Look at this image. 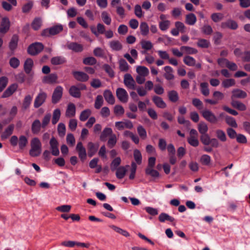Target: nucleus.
<instances>
[{"mask_svg": "<svg viewBox=\"0 0 250 250\" xmlns=\"http://www.w3.org/2000/svg\"><path fill=\"white\" fill-rule=\"evenodd\" d=\"M31 149L29 154L32 157H37L40 155L42 151V144L37 138H33L31 142Z\"/></svg>", "mask_w": 250, "mask_h": 250, "instance_id": "f257e3e1", "label": "nucleus"}, {"mask_svg": "<svg viewBox=\"0 0 250 250\" xmlns=\"http://www.w3.org/2000/svg\"><path fill=\"white\" fill-rule=\"evenodd\" d=\"M200 140L205 146L210 145L211 146L217 148L219 146L218 140L216 138H210L209 135L207 134L201 135Z\"/></svg>", "mask_w": 250, "mask_h": 250, "instance_id": "f03ea898", "label": "nucleus"}, {"mask_svg": "<svg viewBox=\"0 0 250 250\" xmlns=\"http://www.w3.org/2000/svg\"><path fill=\"white\" fill-rule=\"evenodd\" d=\"M63 26L61 24L54 25L49 28L44 29L42 33V36L49 37L57 35L62 32Z\"/></svg>", "mask_w": 250, "mask_h": 250, "instance_id": "7ed1b4c3", "label": "nucleus"}, {"mask_svg": "<svg viewBox=\"0 0 250 250\" xmlns=\"http://www.w3.org/2000/svg\"><path fill=\"white\" fill-rule=\"evenodd\" d=\"M203 117L211 124H215L218 122V118L210 110L204 109L200 111Z\"/></svg>", "mask_w": 250, "mask_h": 250, "instance_id": "20e7f679", "label": "nucleus"}, {"mask_svg": "<svg viewBox=\"0 0 250 250\" xmlns=\"http://www.w3.org/2000/svg\"><path fill=\"white\" fill-rule=\"evenodd\" d=\"M44 46L42 43L36 42L30 44L28 48V53L33 56L39 54L43 49Z\"/></svg>", "mask_w": 250, "mask_h": 250, "instance_id": "39448f33", "label": "nucleus"}, {"mask_svg": "<svg viewBox=\"0 0 250 250\" xmlns=\"http://www.w3.org/2000/svg\"><path fill=\"white\" fill-rule=\"evenodd\" d=\"M63 88L61 86H57L55 89L52 96L53 104H57L61 100L62 96Z\"/></svg>", "mask_w": 250, "mask_h": 250, "instance_id": "423d86ee", "label": "nucleus"}, {"mask_svg": "<svg viewBox=\"0 0 250 250\" xmlns=\"http://www.w3.org/2000/svg\"><path fill=\"white\" fill-rule=\"evenodd\" d=\"M51 153L54 156H58L60 152L59 150V143L57 139L52 137L49 142Z\"/></svg>", "mask_w": 250, "mask_h": 250, "instance_id": "0eeeda50", "label": "nucleus"}, {"mask_svg": "<svg viewBox=\"0 0 250 250\" xmlns=\"http://www.w3.org/2000/svg\"><path fill=\"white\" fill-rule=\"evenodd\" d=\"M116 96L119 100L124 103L128 101V94L126 90L122 88H118L116 90Z\"/></svg>", "mask_w": 250, "mask_h": 250, "instance_id": "6e6552de", "label": "nucleus"}, {"mask_svg": "<svg viewBox=\"0 0 250 250\" xmlns=\"http://www.w3.org/2000/svg\"><path fill=\"white\" fill-rule=\"evenodd\" d=\"M47 97V94L44 92H40L36 97L34 106L35 108H38L41 106L45 101Z\"/></svg>", "mask_w": 250, "mask_h": 250, "instance_id": "1a4fd4ad", "label": "nucleus"}, {"mask_svg": "<svg viewBox=\"0 0 250 250\" xmlns=\"http://www.w3.org/2000/svg\"><path fill=\"white\" fill-rule=\"evenodd\" d=\"M221 27L223 29L229 28L235 30L238 28V25L237 22L231 19H229L226 21L222 22L221 24Z\"/></svg>", "mask_w": 250, "mask_h": 250, "instance_id": "9d476101", "label": "nucleus"}, {"mask_svg": "<svg viewBox=\"0 0 250 250\" xmlns=\"http://www.w3.org/2000/svg\"><path fill=\"white\" fill-rule=\"evenodd\" d=\"M10 22L7 17L2 18L0 23V33L5 34L9 29Z\"/></svg>", "mask_w": 250, "mask_h": 250, "instance_id": "9b49d317", "label": "nucleus"}, {"mask_svg": "<svg viewBox=\"0 0 250 250\" xmlns=\"http://www.w3.org/2000/svg\"><path fill=\"white\" fill-rule=\"evenodd\" d=\"M124 82L127 88L131 89H135V82L130 74H126L125 75Z\"/></svg>", "mask_w": 250, "mask_h": 250, "instance_id": "f8f14e48", "label": "nucleus"}, {"mask_svg": "<svg viewBox=\"0 0 250 250\" xmlns=\"http://www.w3.org/2000/svg\"><path fill=\"white\" fill-rule=\"evenodd\" d=\"M115 126L119 130H122L125 128L131 129L133 127L132 122L129 120L125 122H116L115 124Z\"/></svg>", "mask_w": 250, "mask_h": 250, "instance_id": "ddd939ff", "label": "nucleus"}, {"mask_svg": "<svg viewBox=\"0 0 250 250\" xmlns=\"http://www.w3.org/2000/svg\"><path fill=\"white\" fill-rule=\"evenodd\" d=\"M68 49L75 52H81L83 49V45L76 42H68L66 44Z\"/></svg>", "mask_w": 250, "mask_h": 250, "instance_id": "4468645a", "label": "nucleus"}, {"mask_svg": "<svg viewBox=\"0 0 250 250\" xmlns=\"http://www.w3.org/2000/svg\"><path fill=\"white\" fill-rule=\"evenodd\" d=\"M76 150L78 152L79 157L82 161L86 159V152L85 148L83 146L81 142H78L76 146Z\"/></svg>", "mask_w": 250, "mask_h": 250, "instance_id": "2eb2a0df", "label": "nucleus"}, {"mask_svg": "<svg viewBox=\"0 0 250 250\" xmlns=\"http://www.w3.org/2000/svg\"><path fill=\"white\" fill-rule=\"evenodd\" d=\"M72 74L75 79L78 81L83 82L89 79L88 76L83 72L73 71Z\"/></svg>", "mask_w": 250, "mask_h": 250, "instance_id": "dca6fc26", "label": "nucleus"}, {"mask_svg": "<svg viewBox=\"0 0 250 250\" xmlns=\"http://www.w3.org/2000/svg\"><path fill=\"white\" fill-rule=\"evenodd\" d=\"M76 106L73 103H69L67 106L65 111V116L67 118H72L75 116Z\"/></svg>", "mask_w": 250, "mask_h": 250, "instance_id": "f3484780", "label": "nucleus"}, {"mask_svg": "<svg viewBox=\"0 0 250 250\" xmlns=\"http://www.w3.org/2000/svg\"><path fill=\"white\" fill-rule=\"evenodd\" d=\"M152 100L156 106L158 108H165L167 107L166 103L164 101L161 97L157 96H154L152 97Z\"/></svg>", "mask_w": 250, "mask_h": 250, "instance_id": "a211bd4d", "label": "nucleus"}, {"mask_svg": "<svg viewBox=\"0 0 250 250\" xmlns=\"http://www.w3.org/2000/svg\"><path fill=\"white\" fill-rule=\"evenodd\" d=\"M18 86L16 84H13L9 86L3 93L1 98H5L10 96L16 90Z\"/></svg>", "mask_w": 250, "mask_h": 250, "instance_id": "6ab92c4d", "label": "nucleus"}, {"mask_svg": "<svg viewBox=\"0 0 250 250\" xmlns=\"http://www.w3.org/2000/svg\"><path fill=\"white\" fill-rule=\"evenodd\" d=\"M42 127V124L39 120H35L32 124L31 125V131L34 134H38Z\"/></svg>", "mask_w": 250, "mask_h": 250, "instance_id": "aec40b11", "label": "nucleus"}, {"mask_svg": "<svg viewBox=\"0 0 250 250\" xmlns=\"http://www.w3.org/2000/svg\"><path fill=\"white\" fill-rule=\"evenodd\" d=\"M14 125L11 124L5 129L4 131L1 134L2 139L8 138L12 133L14 129Z\"/></svg>", "mask_w": 250, "mask_h": 250, "instance_id": "412c9836", "label": "nucleus"}, {"mask_svg": "<svg viewBox=\"0 0 250 250\" xmlns=\"http://www.w3.org/2000/svg\"><path fill=\"white\" fill-rule=\"evenodd\" d=\"M87 147L88 156L91 157L97 152L99 147V145L94 144L92 142H89L88 143Z\"/></svg>", "mask_w": 250, "mask_h": 250, "instance_id": "4be33fe9", "label": "nucleus"}, {"mask_svg": "<svg viewBox=\"0 0 250 250\" xmlns=\"http://www.w3.org/2000/svg\"><path fill=\"white\" fill-rule=\"evenodd\" d=\"M104 97L105 101L110 104H113L115 103V98L112 92L108 90H106L104 93Z\"/></svg>", "mask_w": 250, "mask_h": 250, "instance_id": "5701e85b", "label": "nucleus"}, {"mask_svg": "<svg viewBox=\"0 0 250 250\" xmlns=\"http://www.w3.org/2000/svg\"><path fill=\"white\" fill-rule=\"evenodd\" d=\"M197 21V18L193 13H189L186 16V23L189 25H194Z\"/></svg>", "mask_w": 250, "mask_h": 250, "instance_id": "b1692460", "label": "nucleus"}, {"mask_svg": "<svg viewBox=\"0 0 250 250\" xmlns=\"http://www.w3.org/2000/svg\"><path fill=\"white\" fill-rule=\"evenodd\" d=\"M113 131L111 128L105 127L100 135V139L102 141H105L107 136L110 137L113 135Z\"/></svg>", "mask_w": 250, "mask_h": 250, "instance_id": "393cba45", "label": "nucleus"}, {"mask_svg": "<svg viewBox=\"0 0 250 250\" xmlns=\"http://www.w3.org/2000/svg\"><path fill=\"white\" fill-rule=\"evenodd\" d=\"M145 173L146 175L151 176L154 179L158 178L160 176L159 172L154 169L153 168H146L145 169Z\"/></svg>", "mask_w": 250, "mask_h": 250, "instance_id": "a878e982", "label": "nucleus"}, {"mask_svg": "<svg viewBox=\"0 0 250 250\" xmlns=\"http://www.w3.org/2000/svg\"><path fill=\"white\" fill-rule=\"evenodd\" d=\"M18 41V36L16 35H14L9 44V47L11 51H14L16 49L17 47Z\"/></svg>", "mask_w": 250, "mask_h": 250, "instance_id": "bb28decb", "label": "nucleus"}, {"mask_svg": "<svg viewBox=\"0 0 250 250\" xmlns=\"http://www.w3.org/2000/svg\"><path fill=\"white\" fill-rule=\"evenodd\" d=\"M69 94L74 98H80L81 94V92L79 91V89L77 86L73 85L71 86L69 90Z\"/></svg>", "mask_w": 250, "mask_h": 250, "instance_id": "cd10ccee", "label": "nucleus"}, {"mask_svg": "<svg viewBox=\"0 0 250 250\" xmlns=\"http://www.w3.org/2000/svg\"><path fill=\"white\" fill-rule=\"evenodd\" d=\"M231 104L234 108L239 110L245 111L246 110V106L240 102L233 100L231 103Z\"/></svg>", "mask_w": 250, "mask_h": 250, "instance_id": "c85d7f7f", "label": "nucleus"}, {"mask_svg": "<svg viewBox=\"0 0 250 250\" xmlns=\"http://www.w3.org/2000/svg\"><path fill=\"white\" fill-rule=\"evenodd\" d=\"M91 110L89 109H86L83 110L80 114V120L82 122L85 121L91 115Z\"/></svg>", "mask_w": 250, "mask_h": 250, "instance_id": "c756f323", "label": "nucleus"}, {"mask_svg": "<svg viewBox=\"0 0 250 250\" xmlns=\"http://www.w3.org/2000/svg\"><path fill=\"white\" fill-rule=\"evenodd\" d=\"M116 169V175L117 178L119 179H123L125 177L127 171L125 167H120Z\"/></svg>", "mask_w": 250, "mask_h": 250, "instance_id": "7c9ffc66", "label": "nucleus"}, {"mask_svg": "<svg viewBox=\"0 0 250 250\" xmlns=\"http://www.w3.org/2000/svg\"><path fill=\"white\" fill-rule=\"evenodd\" d=\"M110 48L115 51H119L122 49V45L118 41H112L109 42Z\"/></svg>", "mask_w": 250, "mask_h": 250, "instance_id": "2f4dec72", "label": "nucleus"}, {"mask_svg": "<svg viewBox=\"0 0 250 250\" xmlns=\"http://www.w3.org/2000/svg\"><path fill=\"white\" fill-rule=\"evenodd\" d=\"M101 18L103 22L106 25H110L111 23V18L106 11H103L101 13Z\"/></svg>", "mask_w": 250, "mask_h": 250, "instance_id": "473e14b6", "label": "nucleus"}, {"mask_svg": "<svg viewBox=\"0 0 250 250\" xmlns=\"http://www.w3.org/2000/svg\"><path fill=\"white\" fill-rule=\"evenodd\" d=\"M140 29L141 34L144 36H146L149 33V27L147 23L146 22H142L140 25Z\"/></svg>", "mask_w": 250, "mask_h": 250, "instance_id": "72a5a7b5", "label": "nucleus"}, {"mask_svg": "<svg viewBox=\"0 0 250 250\" xmlns=\"http://www.w3.org/2000/svg\"><path fill=\"white\" fill-rule=\"evenodd\" d=\"M225 122L228 125L232 127L237 128L238 126L235 119L231 116H226L225 117Z\"/></svg>", "mask_w": 250, "mask_h": 250, "instance_id": "f704fd0d", "label": "nucleus"}, {"mask_svg": "<svg viewBox=\"0 0 250 250\" xmlns=\"http://www.w3.org/2000/svg\"><path fill=\"white\" fill-rule=\"evenodd\" d=\"M57 76L55 74H51L48 76L44 77L43 81L45 83H56L57 80Z\"/></svg>", "mask_w": 250, "mask_h": 250, "instance_id": "c9c22d12", "label": "nucleus"}, {"mask_svg": "<svg viewBox=\"0 0 250 250\" xmlns=\"http://www.w3.org/2000/svg\"><path fill=\"white\" fill-rule=\"evenodd\" d=\"M232 97L237 98H245L247 97V93L240 89H235L232 91Z\"/></svg>", "mask_w": 250, "mask_h": 250, "instance_id": "e433bc0d", "label": "nucleus"}, {"mask_svg": "<svg viewBox=\"0 0 250 250\" xmlns=\"http://www.w3.org/2000/svg\"><path fill=\"white\" fill-rule=\"evenodd\" d=\"M61 116V110L57 108L54 110L53 112V117L52 119V124L55 125L59 121Z\"/></svg>", "mask_w": 250, "mask_h": 250, "instance_id": "4c0bfd02", "label": "nucleus"}, {"mask_svg": "<svg viewBox=\"0 0 250 250\" xmlns=\"http://www.w3.org/2000/svg\"><path fill=\"white\" fill-rule=\"evenodd\" d=\"M159 220L161 222H164L165 221H169L171 222H173L175 220V219L169 216L168 214L166 213H162L159 216Z\"/></svg>", "mask_w": 250, "mask_h": 250, "instance_id": "58836bf2", "label": "nucleus"}, {"mask_svg": "<svg viewBox=\"0 0 250 250\" xmlns=\"http://www.w3.org/2000/svg\"><path fill=\"white\" fill-rule=\"evenodd\" d=\"M199 132L201 135L207 134L208 130V127L207 124L204 122H201L198 125Z\"/></svg>", "mask_w": 250, "mask_h": 250, "instance_id": "ea45409f", "label": "nucleus"}, {"mask_svg": "<svg viewBox=\"0 0 250 250\" xmlns=\"http://www.w3.org/2000/svg\"><path fill=\"white\" fill-rule=\"evenodd\" d=\"M32 100V97L30 95H26L23 101L22 108L24 110L27 109L29 108L31 101Z\"/></svg>", "mask_w": 250, "mask_h": 250, "instance_id": "a19ab883", "label": "nucleus"}, {"mask_svg": "<svg viewBox=\"0 0 250 250\" xmlns=\"http://www.w3.org/2000/svg\"><path fill=\"white\" fill-rule=\"evenodd\" d=\"M169 100L173 103L176 102L179 99L178 94L175 90H171L168 92Z\"/></svg>", "mask_w": 250, "mask_h": 250, "instance_id": "79ce46f5", "label": "nucleus"}, {"mask_svg": "<svg viewBox=\"0 0 250 250\" xmlns=\"http://www.w3.org/2000/svg\"><path fill=\"white\" fill-rule=\"evenodd\" d=\"M28 143L27 138L23 135H21L19 137V146L21 149H23L26 146Z\"/></svg>", "mask_w": 250, "mask_h": 250, "instance_id": "37998d69", "label": "nucleus"}, {"mask_svg": "<svg viewBox=\"0 0 250 250\" xmlns=\"http://www.w3.org/2000/svg\"><path fill=\"white\" fill-rule=\"evenodd\" d=\"M180 50L183 53V54H195L197 52L196 49L186 46H183L181 47Z\"/></svg>", "mask_w": 250, "mask_h": 250, "instance_id": "c03bdc74", "label": "nucleus"}, {"mask_svg": "<svg viewBox=\"0 0 250 250\" xmlns=\"http://www.w3.org/2000/svg\"><path fill=\"white\" fill-rule=\"evenodd\" d=\"M217 138L221 142H226L227 141V137L225 132L221 129H217L215 131Z\"/></svg>", "mask_w": 250, "mask_h": 250, "instance_id": "a18cd8bd", "label": "nucleus"}, {"mask_svg": "<svg viewBox=\"0 0 250 250\" xmlns=\"http://www.w3.org/2000/svg\"><path fill=\"white\" fill-rule=\"evenodd\" d=\"M210 18L214 22H218L223 20L224 15L221 13H214L211 15Z\"/></svg>", "mask_w": 250, "mask_h": 250, "instance_id": "49530a36", "label": "nucleus"}, {"mask_svg": "<svg viewBox=\"0 0 250 250\" xmlns=\"http://www.w3.org/2000/svg\"><path fill=\"white\" fill-rule=\"evenodd\" d=\"M200 87L202 94L205 96H208L209 94L208 83H202L200 84Z\"/></svg>", "mask_w": 250, "mask_h": 250, "instance_id": "de8ad7c7", "label": "nucleus"}, {"mask_svg": "<svg viewBox=\"0 0 250 250\" xmlns=\"http://www.w3.org/2000/svg\"><path fill=\"white\" fill-rule=\"evenodd\" d=\"M42 25V20L41 18H35L33 21L31 26L32 28L35 30H38Z\"/></svg>", "mask_w": 250, "mask_h": 250, "instance_id": "09e8293b", "label": "nucleus"}, {"mask_svg": "<svg viewBox=\"0 0 250 250\" xmlns=\"http://www.w3.org/2000/svg\"><path fill=\"white\" fill-rule=\"evenodd\" d=\"M110 227L112 229H113L114 231H115L116 232H117L120 234H121L122 235H123L127 237V236H129V234L127 231H126L125 230H124L116 226L111 225L110 226Z\"/></svg>", "mask_w": 250, "mask_h": 250, "instance_id": "8fccbe9b", "label": "nucleus"}, {"mask_svg": "<svg viewBox=\"0 0 250 250\" xmlns=\"http://www.w3.org/2000/svg\"><path fill=\"white\" fill-rule=\"evenodd\" d=\"M200 161L202 165L208 166L210 163L211 158L209 155L204 154L201 157Z\"/></svg>", "mask_w": 250, "mask_h": 250, "instance_id": "3c124183", "label": "nucleus"}, {"mask_svg": "<svg viewBox=\"0 0 250 250\" xmlns=\"http://www.w3.org/2000/svg\"><path fill=\"white\" fill-rule=\"evenodd\" d=\"M51 117V115L50 113L46 114L44 116L42 120V123L41 124L42 128H45L46 127V126L49 124L50 121Z\"/></svg>", "mask_w": 250, "mask_h": 250, "instance_id": "603ef678", "label": "nucleus"}, {"mask_svg": "<svg viewBox=\"0 0 250 250\" xmlns=\"http://www.w3.org/2000/svg\"><path fill=\"white\" fill-rule=\"evenodd\" d=\"M133 155L137 164L140 165L142 163V156L140 151L138 149H135L134 150Z\"/></svg>", "mask_w": 250, "mask_h": 250, "instance_id": "864d4df0", "label": "nucleus"}, {"mask_svg": "<svg viewBox=\"0 0 250 250\" xmlns=\"http://www.w3.org/2000/svg\"><path fill=\"white\" fill-rule=\"evenodd\" d=\"M141 44L143 49L148 51L153 47L152 43L150 41L143 40L141 42Z\"/></svg>", "mask_w": 250, "mask_h": 250, "instance_id": "5fc2aeb1", "label": "nucleus"}, {"mask_svg": "<svg viewBox=\"0 0 250 250\" xmlns=\"http://www.w3.org/2000/svg\"><path fill=\"white\" fill-rule=\"evenodd\" d=\"M121 162V160L120 157L115 158L111 162L110 165L111 170L113 171L115 170L117 168V167L120 165Z\"/></svg>", "mask_w": 250, "mask_h": 250, "instance_id": "6e6d98bb", "label": "nucleus"}, {"mask_svg": "<svg viewBox=\"0 0 250 250\" xmlns=\"http://www.w3.org/2000/svg\"><path fill=\"white\" fill-rule=\"evenodd\" d=\"M137 132L140 137L143 140L146 139L147 135L146 132L144 127L142 125H139L137 127Z\"/></svg>", "mask_w": 250, "mask_h": 250, "instance_id": "4d7b16f0", "label": "nucleus"}, {"mask_svg": "<svg viewBox=\"0 0 250 250\" xmlns=\"http://www.w3.org/2000/svg\"><path fill=\"white\" fill-rule=\"evenodd\" d=\"M114 112L117 116H121L124 114L125 110L121 105H116L114 108Z\"/></svg>", "mask_w": 250, "mask_h": 250, "instance_id": "13d9d810", "label": "nucleus"}, {"mask_svg": "<svg viewBox=\"0 0 250 250\" xmlns=\"http://www.w3.org/2000/svg\"><path fill=\"white\" fill-rule=\"evenodd\" d=\"M209 44V42L206 39H199L197 42V45L201 48H207Z\"/></svg>", "mask_w": 250, "mask_h": 250, "instance_id": "bf43d9fd", "label": "nucleus"}, {"mask_svg": "<svg viewBox=\"0 0 250 250\" xmlns=\"http://www.w3.org/2000/svg\"><path fill=\"white\" fill-rule=\"evenodd\" d=\"M8 81V78L6 77L3 76L0 78V93L6 87Z\"/></svg>", "mask_w": 250, "mask_h": 250, "instance_id": "052dcab7", "label": "nucleus"}, {"mask_svg": "<svg viewBox=\"0 0 250 250\" xmlns=\"http://www.w3.org/2000/svg\"><path fill=\"white\" fill-rule=\"evenodd\" d=\"M103 104V98L101 95H98L96 98L94 104L95 108L100 109Z\"/></svg>", "mask_w": 250, "mask_h": 250, "instance_id": "680f3d73", "label": "nucleus"}, {"mask_svg": "<svg viewBox=\"0 0 250 250\" xmlns=\"http://www.w3.org/2000/svg\"><path fill=\"white\" fill-rule=\"evenodd\" d=\"M117 137L115 134L112 135L107 142V145L110 148H112L117 143Z\"/></svg>", "mask_w": 250, "mask_h": 250, "instance_id": "e2e57ef3", "label": "nucleus"}, {"mask_svg": "<svg viewBox=\"0 0 250 250\" xmlns=\"http://www.w3.org/2000/svg\"><path fill=\"white\" fill-rule=\"evenodd\" d=\"M71 208V206L70 205H65L59 206L57 207L56 209L58 211L62 212H68L70 211Z\"/></svg>", "mask_w": 250, "mask_h": 250, "instance_id": "0e129e2a", "label": "nucleus"}, {"mask_svg": "<svg viewBox=\"0 0 250 250\" xmlns=\"http://www.w3.org/2000/svg\"><path fill=\"white\" fill-rule=\"evenodd\" d=\"M235 81L232 79L225 80L222 82V85L225 88H228L235 84Z\"/></svg>", "mask_w": 250, "mask_h": 250, "instance_id": "69168bd1", "label": "nucleus"}, {"mask_svg": "<svg viewBox=\"0 0 250 250\" xmlns=\"http://www.w3.org/2000/svg\"><path fill=\"white\" fill-rule=\"evenodd\" d=\"M170 25V21L168 20L164 21L159 22V28L162 31L167 30Z\"/></svg>", "mask_w": 250, "mask_h": 250, "instance_id": "338daca9", "label": "nucleus"}, {"mask_svg": "<svg viewBox=\"0 0 250 250\" xmlns=\"http://www.w3.org/2000/svg\"><path fill=\"white\" fill-rule=\"evenodd\" d=\"M134 13L139 18H141L143 16V13L141 6L139 4L135 5L134 8Z\"/></svg>", "mask_w": 250, "mask_h": 250, "instance_id": "774afa93", "label": "nucleus"}]
</instances>
